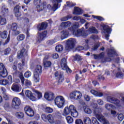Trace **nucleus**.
Instances as JSON below:
<instances>
[{
  "instance_id": "f257e3e1",
  "label": "nucleus",
  "mask_w": 124,
  "mask_h": 124,
  "mask_svg": "<svg viewBox=\"0 0 124 124\" xmlns=\"http://www.w3.org/2000/svg\"><path fill=\"white\" fill-rule=\"evenodd\" d=\"M80 28V24L79 22H74L72 27L68 28L69 31L71 33H73L75 36H88V33L85 31V29L82 28L81 29L76 30V29Z\"/></svg>"
},
{
  "instance_id": "f03ea898",
  "label": "nucleus",
  "mask_w": 124,
  "mask_h": 124,
  "mask_svg": "<svg viewBox=\"0 0 124 124\" xmlns=\"http://www.w3.org/2000/svg\"><path fill=\"white\" fill-rule=\"evenodd\" d=\"M101 108H97L95 109L93 113L100 123H103V124H110L109 121L105 119L104 116L101 115Z\"/></svg>"
},
{
  "instance_id": "7ed1b4c3",
  "label": "nucleus",
  "mask_w": 124,
  "mask_h": 124,
  "mask_svg": "<svg viewBox=\"0 0 124 124\" xmlns=\"http://www.w3.org/2000/svg\"><path fill=\"white\" fill-rule=\"evenodd\" d=\"M42 72V66L40 65H37L35 67V70L34 72V80L36 83L39 82V75L41 74Z\"/></svg>"
},
{
  "instance_id": "20e7f679",
  "label": "nucleus",
  "mask_w": 124,
  "mask_h": 124,
  "mask_svg": "<svg viewBox=\"0 0 124 124\" xmlns=\"http://www.w3.org/2000/svg\"><path fill=\"white\" fill-rule=\"evenodd\" d=\"M77 43L76 39L71 38L68 39L66 42L65 49L67 51H69L71 49H73L75 46V44Z\"/></svg>"
},
{
  "instance_id": "39448f33",
  "label": "nucleus",
  "mask_w": 124,
  "mask_h": 124,
  "mask_svg": "<svg viewBox=\"0 0 124 124\" xmlns=\"http://www.w3.org/2000/svg\"><path fill=\"white\" fill-rule=\"evenodd\" d=\"M64 102V98L62 96H58L55 99V103L58 108H62Z\"/></svg>"
},
{
  "instance_id": "423d86ee",
  "label": "nucleus",
  "mask_w": 124,
  "mask_h": 124,
  "mask_svg": "<svg viewBox=\"0 0 124 124\" xmlns=\"http://www.w3.org/2000/svg\"><path fill=\"white\" fill-rule=\"evenodd\" d=\"M34 4L37 5L36 7V10L38 12H40L44 9V4L41 2V0H34Z\"/></svg>"
},
{
  "instance_id": "0eeeda50",
  "label": "nucleus",
  "mask_w": 124,
  "mask_h": 124,
  "mask_svg": "<svg viewBox=\"0 0 124 124\" xmlns=\"http://www.w3.org/2000/svg\"><path fill=\"white\" fill-rule=\"evenodd\" d=\"M61 67L63 70H65L67 73H71V70L67 66L66 63V59L65 58H62L61 62Z\"/></svg>"
},
{
  "instance_id": "6e6552de",
  "label": "nucleus",
  "mask_w": 124,
  "mask_h": 124,
  "mask_svg": "<svg viewBox=\"0 0 124 124\" xmlns=\"http://www.w3.org/2000/svg\"><path fill=\"white\" fill-rule=\"evenodd\" d=\"M19 105H21V100L20 98L16 97L12 100V107L14 109H18Z\"/></svg>"
},
{
  "instance_id": "1a4fd4ad",
  "label": "nucleus",
  "mask_w": 124,
  "mask_h": 124,
  "mask_svg": "<svg viewBox=\"0 0 124 124\" xmlns=\"http://www.w3.org/2000/svg\"><path fill=\"white\" fill-rule=\"evenodd\" d=\"M52 23H53V21L51 19L46 20V22L42 23L38 26V31H43V30H46L47 27H48V24H52Z\"/></svg>"
},
{
  "instance_id": "9d476101",
  "label": "nucleus",
  "mask_w": 124,
  "mask_h": 124,
  "mask_svg": "<svg viewBox=\"0 0 124 124\" xmlns=\"http://www.w3.org/2000/svg\"><path fill=\"white\" fill-rule=\"evenodd\" d=\"M54 75L59 83H62V82H63L64 80L63 73L61 72H56Z\"/></svg>"
},
{
  "instance_id": "9b49d317",
  "label": "nucleus",
  "mask_w": 124,
  "mask_h": 124,
  "mask_svg": "<svg viewBox=\"0 0 124 124\" xmlns=\"http://www.w3.org/2000/svg\"><path fill=\"white\" fill-rule=\"evenodd\" d=\"M24 111L29 117H33V116H34V111H33V109H32V108L29 106H25L24 108Z\"/></svg>"
},
{
  "instance_id": "f8f14e48",
  "label": "nucleus",
  "mask_w": 124,
  "mask_h": 124,
  "mask_svg": "<svg viewBox=\"0 0 124 124\" xmlns=\"http://www.w3.org/2000/svg\"><path fill=\"white\" fill-rule=\"evenodd\" d=\"M53 6L51 7V5H47V8L51 9L53 11H56L58 9V6L59 5V2H62V0H53Z\"/></svg>"
},
{
  "instance_id": "ddd939ff",
  "label": "nucleus",
  "mask_w": 124,
  "mask_h": 124,
  "mask_svg": "<svg viewBox=\"0 0 124 124\" xmlns=\"http://www.w3.org/2000/svg\"><path fill=\"white\" fill-rule=\"evenodd\" d=\"M68 108L72 117H74V118L78 117V111H77L76 108L74 105H71Z\"/></svg>"
},
{
  "instance_id": "4468645a",
  "label": "nucleus",
  "mask_w": 124,
  "mask_h": 124,
  "mask_svg": "<svg viewBox=\"0 0 124 124\" xmlns=\"http://www.w3.org/2000/svg\"><path fill=\"white\" fill-rule=\"evenodd\" d=\"M104 33L105 35V38L107 40H109L110 33H111V29L107 25H104L103 27Z\"/></svg>"
},
{
  "instance_id": "2eb2a0df",
  "label": "nucleus",
  "mask_w": 124,
  "mask_h": 124,
  "mask_svg": "<svg viewBox=\"0 0 124 124\" xmlns=\"http://www.w3.org/2000/svg\"><path fill=\"white\" fill-rule=\"evenodd\" d=\"M19 77L21 80V83L22 84V85H25V86H31V82L28 79L25 80V78H24L23 74L20 73L19 74Z\"/></svg>"
},
{
  "instance_id": "dca6fc26",
  "label": "nucleus",
  "mask_w": 124,
  "mask_h": 124,
  "mask_svg": "<svg viewBox=\"0 0 124 124\" xmlns=\"http://www.w3.org/2000/svg\"><path fill=\"white\" fill-rule=\"evenodd\" d=\"M0 74L3 77H6L8 75L7 70L5 68L3 63H0Z\"/></svg>"
},
{
  "instance_id": "f3484780",
  "label": "nucleus",
  "mask_w": 124,
  "mask_h": 124,
  "mask_svg": "<svg viewBox=\"0 0 124 124\" xmlns=\"http://www.w3.org/2000/svg\"><path fill=\"white\" fill-rule=\"evenodd\" d=\"M107 100L110 103H113V104H115V105H117V106L120 104V100L112 96H108L107 98Z\"/></svg>"
},
{
  "instance_id": "a211bd4d",
  "label": "nucleus",
  "mask_w": 124,
  "mask_h": 124,
  "mask_svg": "<svg viewBox=\"0 0 124 124\" xmlns=\"http://www.w3.org/2000/svg\"><path fill=\"white\" fill-rule=\"evenodd\" d=\"M46 35H47V31H44L42 33H38L37 38V41H38V42H41V41L44 40L45 37H46Z\"/></svg>"
},
{
  "instance_id": "6ab92c4d",
  "label": "nucleus",
  "mask_w": 124,
  "mask_h": 124,
  "mask_svg": "<svg viewBox=\"0 0 124 124\" xmlns=\"http://www.w3.org/2000/svg\"><path fill=\"white\" fill-rule=\"evenodd\" d=\"M25 95L32 101H34L36 99L35 97L33 96L32 93L30 90H26L25 91Z\"/></svg>"
},
{
  "instance_id": "aec40b11",
  "label": "nucleus",
  "mask_w": 124,
  "mask_h": 124,
  "mask_svg": "<svg viewBox=\"0 0 124 124\" xmlns=\"http://www.w3.org/2000/svg\"><path fill=\"white\" fill-rule=\"evenodd\" d=\"M44 97L46 99V100H48L50 101L51 100H53L54 99V93L52 92H47L45 93Z\"/></svg>"
},
{
  "instance_id": "412c9836",
  "label": "nucleus",
  "mask_w": 124,
  "mask_h": 124,
  "mask_svg": "<svg viewBox=\"0 0 124 124\" xmlns=\"http://www.w3.org/2000/svg\"><path fill=\"white\" fill-rule=\"evenodd\" d=\"M69 30H64L62 31L61 32V39H64L65 38H67L68 37V36L69 35Z\"/></svg>"
},
{
  "instance_id": "4be33fe9",
  "label": "nucleus",
  "mask_w": 124,
  "mask_h": 124,
  "mask_svg": "<svg viewBox=\"0 0 124 124\" xmlns=\"http://www.w3.org/2000/svg\"><path fill=\"white\" fill-rule=\"evenodd\" d=\"M8 8L6 7L5 5H3L1 9V14L4 17L8 16Z\"/></svg>"
},
{
  "instance_id": "5701e85b",
  "label": "nucleus",
  "mask_w": 124,
  "mask_h": 124,
  "mask_svg": "<svg viewBox=\"0 0 124 124\" xmlns=\"http://www.w3.org/2000/svg\"><path fill=\"white\" fill-rule=\"evenodd\" d=\"M49 58V56L48 55H46L45 56L44 61H43V63L44 67H50L51 65H52V62L50 61H46V60H48Z\"/></svg>"
},
{
  "instance_id": "b1692460",
  "label": "nucleus",
  "mask_w": 124,
  "mask_h": 124,
  "mask_svg": "<svg viewBox=\"0 0 124 124\" xmlns=\"http://www.w3.org/2000/svg\"><path fill=\"white\" fill-rule=\"evenodd\" d=\"M12 91L14 92H16V93H19L21 92V86L18 84H14L12 86L11 88Z\"/></svg>"
},
{
  "instance_id": "393cba45",
  "label": "nucleus",
  "mask_w": 124,
  "mask_h": 124,
  "mask_svg": "<svg viewBox=\"0 0 124 124\" xmlns=\"http://www.w3.org/2000/svg\"><path fill=\"white\" fill-rule=\"evenodd\" d=\"M27 54V50L25 49H22L20 51H18L17 58L21 59V58L24 57L25 55Z\"/></svg>"
},
{
  "instance_id": "a878e982",
  "label": "nucleus",
  "mask_w": 124,
  "mask_h": 124,
  "mask_svg": "<svg viewBox=\"0 0 124 124\" xmlns=\"http://www.w3.org/2000/svg\"><path fill=\"white\" fill-rule=\"evenodd\" d=\"M107 52L108 57H113L114 55H116V50L114 48L108 49Z\"/></svg>"
},
{
  "instance_id": "bb28decb",
  "label": "nucleus",
  "mask_w": 124,
  "mask_h": 124,
  "mask_svg": "<svg viewBox=\"0 0 124 124\" xmlns=\"http://www.w3.org/2000/svg\"><path fill=\"white\" fill-rule=\"evenodd\" d=\"M10 51H11V49L8 47L5 49L4 50L1 51L0 54L2 56H7V55H9V54H10Z\"/></svg>"
},
{
  "instance_id": "cd10ccee",
  "label": "nucleus",
  "mask_w": 124,
  "mask_h": 124,
  "mask_svg": "<svg viewBox=\"0 0 124 124\" xmlns=\"http://www.w3.org/2000/svg\"><path fill=\"white\" fill-rule=\"evenodd\" d=\"M83 13V11L80 9V8L75 7V10L73 12V14H75L76 15H81Z\"/></svg>"
},
{
  "instance_id": "c85d7f7f",
  "label": "nucleus",
  "mask_w": 124,
  "mask_h": 124,
  "mask_svg": "<svg viewBox=\"0 0 124 124\" xmlns=\"http://www.w3.org/2000/svg\"><path fill=\"white\" fill-rule=\"evenodd\" d=\"M32 92L34 94H35V95L37 96L38 99H40V98H41L42 97V93H40L39 91H38L34 89H32Z\"/></svg>"
},
{
  "instance_id": "c756f323",
  "label": "nucleus",
  "mask_w": 124,
  "mask_h": 124,
  "mask_svg": "<svg viewBox=\"0 0 124 124\" xmlns=\"http://www.w3.org/2000/svg\"><path fill=\"white\" fill-rule=\"evenodd\" d=\"M93 56L95 60H100L104 58V52H102L100 54H93Z\"/></svg>"
},
{
  "instance_id": "7c9ffc66",
  "label": "nucleus",
  "mask_w": 124,
  "mask_h": 124,
  "mask_svg": "<svg viewBox=\"0 0 124 124\" xmlns=\"http://www.w3.org/2000/svg\"><path fill=\"white\" fill-rule=\"evenodd\" d=\"M91 93H92V94H93L96 96H99L100 97H101V96H103V93H102L101 92H98L94 90H92L91 91Z\"/></svg>"
},
{
  "instance_id": "2f4dec72",
  "label": "nucleus",
  "mask_w": 124,
  "mask_h": 124,
  "mask_svg": "<svg viewBox=\"0 0 124 124\" xmlns=\"http://www.w3.org/2000/svg\"><path fill=\"white\" fill-rule=\"evenodd\" d=\"M43 110L45 112V113H47V114H51L53 113V108L49 107H44L43 108Z\"/></svg>"
},
{
  "instance_id": "473e14b6",
  "label": "nucleus",
  "mask_w": 124,
  "mask_h": 124,
  "mask_svg": "<svg viewBox=\"0 0 124 124\" xmlns=\"http://www.w3.org/2000/svg\"><path fill=\"white\" fill-rule=\"evenodd\" d=\"M46 120H47L50 124L55 123V119L52 114H48L47 115Z\"/></svg>"
},
{
  "instance_id": "72a5a7b5",
  "label": "nucleus",
  "mask_w": 124,
  "mask_h": 124,
  "mask_svg": "<svg viewBox=\"0 0 124 124\" xmlns=\"http://www.w3.org/2000/svg\"><path fill=\"white\" fill-rule=\"evenodd\" d=\"M71 26V22L70 21H66L62 22L61 24V27L62 28H68Z\"/></svg>"
},
{
  "instance_id": "f704fd0d",
  "label": "nucleus",
  "mask_w": 124,
  "mask_h": 124,
  "mask_svg": "<svg viewBox=\"0 0 124 124\" xmlns=\"http://www.w3.org/2000/svg\"><path fill=\"white\" fill-rule=\"evenodd\" d=\"M83 109L84 113L86 114L90 115L92 113V109L90 108H89L88 106H84L83 107Z\"/></svg>"
},
{
  "instance_id": "c9c22d12",
  "label": "nucleus",
  "mask_w": 124,
  "mask_h": 124,
  "mask_svg": "<svg viewBox=\"0 0 124 124\" xmlns=\"http://www.w3.org/2000/svg\"><path fill=\"white\" fill-rule=\"evenodd\" d=\"M85 42L87 44L86 46L84 47H83L82 46H79L77 47V49L78 50V51H82V50H84V48H85L86 49H89V46H88V44L89 43V40H85Z\"/></svg>"
},
{
  "instance_id": "e433bc0d",
  "label": "nucleus",
  "mask_w": 124,
  "mask_h": 124,
  "mask_svg": "<svg viewBox=\"0 0 124 124\" xmlns=\"http://www.w3.org/2000/svg\"><path fill=\"white\" fill-rule=\"evenodd\" d=\"M89 31L91 32V33H98V31H97V29H95L94 27H90L89 29Z\"/></svg>"
},
{
  "instance_id": "4c0bfd02",
  "label": "nucleus",
  "mask_w": 124,
  "mask_h": 124,
  "mask_svg": "<svg viewBox=\"0 0 124 124\" xmlns=\"http://www.w3.org/2000/svg\"><path fill=\"white\" fill-rule=\"evenodd\" d=\"M83 122L84 124H92V120H91V118L88 117L84 118Z\"/></svg>"
},
{
  "instance_id": "58836bf2",
  "label": "nucleus",
  "mask_w": 124,
  "mask_h": 124,
  "mask_svg": "<svg viewBox=\"0 0 124 124\" xmlns=\"http://www.w3.org/2000/svg\"><path fill=\"white\" fill-rule=\"evenodd\" d=\"M16 116L18 119H23L24 117V113L21 111L16 112Z\"/></svg>"
},
{
  "instance_id": "ea45409f",
  "label": "nucleus",
  "mask_w": 124,
  "mask_h": 124,
  "mask_svg": "<svg viewBox=\"0 0 124 124\" xmlns=\"http://www.w3.org/2000/svg\"><path fill=\"white\" fill-rule=\"evenodd\" d=\"M16 38L18 41H23L26 38V36L23 34H19Z\"/></svg>"
},
{
  "instance_id": "a19ab883",
  "label": "nucleus",
  "mask_w": 124,
  "mask_h": 124,
  "mask_svg": "<svg viewBox=\"0 0 124 124\" xmlns=\"http://www.w3.org/2000/svg\"><path fill=\"white\" fill-rule=\"evenodd\" d=\"M6 24V19L2 18L1 16H0V25L1 26H4Z\"/></svg>"
},
{
  "instance_id": "79ce46f5",
  "label": "nucleus",
  "mask_w": 124,
  "mask_h": 124,
  "mask_svg": "<svg viewBox=\"0 0 124 124\" xmlns=\"http://www.w3.org/2000/svg\"><path fill=\"white\" fill-rule=\"evenodd\" d=\"M55 49L57 52H62L63 50V46L62 45H59L56 46Z\"/></svg>"
},
{
  "instance_id": "37998d69",
  "label": "nucleus",
  "mask_w": 124,
  "mask_h": 124,
  "mask_svg": "<svg viewBox=\"0 0 124 124\" xmlns=\"http://www.w3.org/2000/svg\"><path fill=\"white\" fill-rule=\"evenodd\" d=\"M81 97H82V93L79 91H77V93H76V100L81 99Z\"/></svg>"
},
{
  "instance_id": "c03bdc74",
  "label": "nucleus",
  "mask_w": 124,
  "mask_h": 124,
  "mask_svg": "<svg viewBox=\"0 0 124 124\" xmlns=\"http://www.w3.org/2000/svg\"><path fill=\"white\" fill-rule=\"evenodd\" d=\"M105 107L107 110H112L114 108V106L111 104H107L105 105Z\"/></svg>"
},
{
  "instance_id": "a18cd8bd",
  "label": "nucleus",
  "mask_w": 124,
  "mask_h": 124,
  "mask_svg": "<svg viewBox=\"0 0 124 124\" xmlns=\"http://www.w3.org/2000/svg\"><path fill=\"white\" fill-rule=\"evenodd\" d=\"M77 91H74L70 93V97L71 99H75L76 98V93Z\"/></svg>"
},
{
  "instance_id": "49530a36",
  "label": "nucleus",
  "mask_w": 124,
  "mask_h": 124,
  "mask_svg": "<svg viewBox=\"0 0 124 124\" xmlns=\"http://www.w3.org/2000/svg\"><path fill=\"white\" fill-rule=\"evenodd\" d=\"M8 32L7 31H4L3 32H1V34L0 35H1L2 38H3L4 39L6 38L7 37V34Z\"/></svg>"
},
{
  "instance_id": "de8ad7c7",
  "label": "nucleus",
  "mask_w": 124,
  "mask_h": 124,
  "mask_svg": "<svg viewBox=\"0 0 124 124\" xmlns=\"http://www.w3.org/2000/svg\"><path fill=\"white\" fill-rule=\"evenodd\" d=\"M9 81L6 79H2L0 81V85H2L3 86H6L8 84Z\"/></svg>"
},
{
  "instance_id": "09e8293b",
  "label": "nucleus",
  "mask_w": 124,
  "mask_h": 124,
  "mask_svg": "<svg viewBox=\"0 0 124 124\" xmlns=\"http://www.w3.org/2000/svg\"><path fill=\"white\" fill-rule=\"evenodd\" d=\"M17 28H18V25H17V23H14L11 25V31H14L15 30H17Z\"/></svg>"
},
{
  "instance_id": "8fccbe9b",
  "label": "nucleus",
  "mask_w": 124,
  "mask_h": 124,
  "mask_svg": "<svg viewBox=\"0 0 124 124\" xmlns=\"http://www.w3.org/2000/svg\"><path fill=\"white\" fill-rule=\"evenodd\" d=\"M66 120L68 124H72L73 123V118L71 116H67L66 117Z\"/></svg>"
},
{
  "instance_id": "3c124183",
  "label": "nucleus",
  "mask_w": 124,
  "mask_h": 124,
  "mask_svg": "<svg viewBox=\"0 0 124 124\" xmlns=\"http://www.w3.org/2000/svg\"><path fill=\"white\" fill-rule=\"evenodd\" d=\"M70 110H69V108L68 107H65L64 109V115H69L70 114Z\"/></svg>"
},
{
  "instance_id": "603ef678",
  "label": "nucleus",
  "mask_w": 124,
  "mask_h": 124,
  "mask_svg": "<svg viewBox=\"0 0 124 124\" xmlns=\"http://www.w3.org/2000/svg\"><path fill=\"white\" fill-rule=\"evenodd\" d=\"M92 17L94 18V19H96V20H98L99 21H104V18L100 16H92Z\"/></svg>"
},
{
  "instance_id": "864d4df0",
  "label": "nucleus",
  "mask_w": 124,
  "mask_h": 124,
  "mask_svg": "<svg viewBox=\"0 0 124 124\" xmlns=\"http://www.w3.org/2000/svg\"><path fill=\"white\" fill-rule=\"evenodd\" d=\"M74 59L75 61H77L78 62L82 60V58H81V56L78 54H76L75 56H74Z\"/></svg>"
},
{
  "instance_id": "5fc2aeb1",
  "label": "nucleus",
  "mask_w": 124,
  "mask_h": 124,
  "mask_svg": "<svg viewBox=\"0 0 124 124\" xmlns=\"http://www.w3.org/2000/svg\"><path fill=\"white\" fill-rule=\"evenodd\" d=\"M12 34L15 36L18 35V34H20V32L17 30H12Z\"/></svg>"
},
{
  "instance_id": "6e6d98bb",
  "label": "nucleus",
  "mask_w": 124,
  "mask_h": 124,
  "mask_svg": "<svg viewBox=\"0 0 124 124\" xmlns=\"http://www.w3.org/2000/svg\"><path fill=\"white\" fill-rule=\"evenodd\" d=\"M24 76L25 77H26V78H29V77H31V72L29 71H27L24 74Z\"/></svg>"
},
{
  "instance_id": "4d7b16f0",
  "label": "nucleus",
  "mask_w": 124,
  "mask_h": 124,
  "mask_svg": "<svg viewBox=\"0 0 124 124\" xmlns=\"http://www.w3.org/2000/svg\"><path fill=\"white\" fill-rule=\"evenodd\" d=\"M22 64L21 63L18 64V67L19 69H22L23 65H25V60H22Z\"/></svg>"
},
{
  "instance_id": "13d9d810",
  "label": "nucleus",
  "mask_w": 124,
  "mask_h": 124,
  "mask_svg": "<svg viewBox=\"0 0 124 124\" xmlns=\"http://www.w3.org/2000/svg\"><path fill=\"white\" fill-rule=\"evenodd\" d=\"M14 11L15 13H16V12H19L20 11V6L16 5V7L14 9Z\"/></svg>"
},
{
  "instance_id": "bf43d9fd",
  "label": "nucleus",
  "mask_w": 124,
  "mask_h": 124,
  "mask_svg": "<svg viewBox=\"0 0 124 124\" xmlns=\"http://www.w3.org/2000/svg\"><path fill=\"white\" fill-rule=\"evenodd\" d=\"M99 47V44L96 43L93 46H92V49L93 51H95V50H97V48Z\"/></svg>"
},
{
  "instance_id": "052dcab7",
  "label": "nucleus",
  "mask_w": 124,
  "mask_h": 124,
  "mask_svg": "<svg viewBox=\"0 0 124 124\" xmlns=\"http://www.w3.org/2000/svg\"><path fill=\"white\" fill-rule=\"evenodd\" d=\"M124 115L122 113H120L119 114H118V119L119 121H120L121 122H122V121H123V120H124Z\"/></svg>"
},
{
  "instance_id": "680f3d73",
  "label": "nucleus",
  "mask_w": 124,
  "mask_h": 124,
  "mask_svg": "<svg viewBox=\"0 0 124 124\" xmlns=\"http://www.w3.org/2000/svg\"><path fill=\"white\" fill-rule=\"evenodd\" d=\"M92 123L93 124H100L97 120H96V118L94 117L92 118Z\"/></svg>"
},
{
  "instance_id": "e2e57ef3",
  "label": "nucleus",
  "mask_w": 124,
  "mask_h": 124,
  "mask_svg": "<svg viewBox=\"0 0 124 124\" xmlns=\"http://www.w3.org/2000/svg\"><path fill=\"white\" fill-rule=\"evenodd\" d=\"M66 4L69 7H72L75 6L76 4L71 2H67Z\"/></svg>"
},
{
  "instance_id": "0e129e2a",
  "label": "nucleus",
  "mask_w": 124,
  "mask_h": 124,
  "mask_svg": "<svg viewBox=\"0 0 124 124\" xmlns=\"http://www.w3.org/2000/svg\"><path fill=\"white\" fill-rule=\"evenodd\" d=\"M3 107L4 108V109H5V110H7V109H9L10 106L9 105V103H5L4 105H3Z\"/></svg>"
},
{
  "instance_id": "69168bd1",
  "label": "nucleus",
  "mask_w": 124,
  "mask_h": 124,
  "mask_svg": "<svg viewBox=\"0 0 124 124\" xmlns=\"http://www.w3.org/2000/svg\"><path fill=\"white\" fill-rule=\"evenodd\" d=\"M76 124H84L81 119H77L75 121Z\"/></svg>"
},
{
  "instance_id": "338daca9",
  "label": "nucleus",
  "mask_w": 124,
  "mask_h": 124,
  "mask_svg": "<svg viewBox=\"0 0 124 124\" xmlns=\"http://www.w3.org/2000/svg\"><path fill=\"white\" fill-rule=\"evenodd\" d=\"M41 118L43 121H47V115L46 114H42Z\"/></svg>"
},
{
  "instance_id": "774afa93",
  "label": "nucleus",
  "mask_w": 124,
  "mask_h": 124,
  "mask_svg": "<svg viewBox=\"0 0 124 124\" xmlns=\"http://www.w3.org/2000/svg\"><path fill=\"white\" fill-rule=\"evenodd\" d=\"M0 90L2 94H5L6 93V89L4 87L1 88Z\"/></svg>"
}]
</instances>
